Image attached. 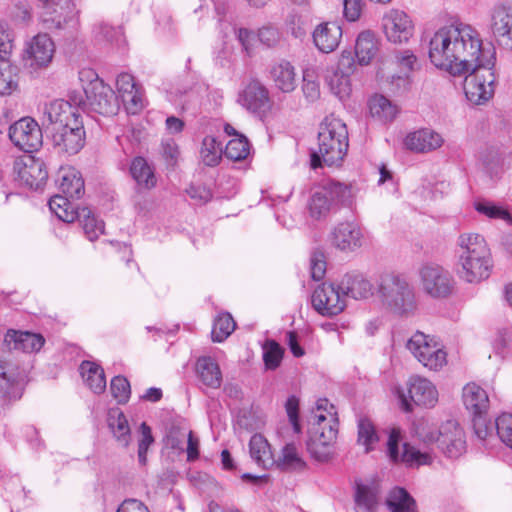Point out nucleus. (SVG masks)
<instances>
[{
  "mask_svg": "<svg viewBox=\"0 0 512 512\" xmlns=\"http://www.w3.org/2000/svg\"><path fill=\"white\" fill-rule=\"evenodd\" d=\"M431 63L454 76L467 74L464 92L473 104H482L495 93L496 51L484 44L480 33L470 24L455 21L438 29L429 42Z\"/></svg>",
  "mask_w": 512,
  "mask_h": 512,
  "instance_id": "obj_1",
  "label": "nucleus"
},
{
  "mask_svg": "<svg viewBox=\"0 0 512 512\" xmlns=\"http://www.w3.org/2000/svg\"><path fill=\"white\" fill-rule=\"evenodd\" d=\"M458 274L468 283L487 279L493 262L484 237L477 233H464L458 237Z\"/></svg>",
  "mask_w": 512,
  "mask_h": 512,
  "instance_id": "obj_2",
  "label": "nucleus"
},
{
  "mask_svg": "<svg viewBox=\"0 0 512 512\" xmlns=\"http://www.w3.org/2000/svg\"><path fill=\"white\" fill-rule=\"evenodd\" d=\"M317 149L311 154V167L316 169L323 164L339 166L348 150V131L339 118L327 116L319 126Z\"/></svg>",
  "mask_w": 512,
  "mask_h": 512,
  "instance_id": "obj_3",
  "label": "nucleus"
},
{
  "mask_svg": "<svg viewBox=\"0 0 512 512\" xmlns=\"http://www.w3.org/2000/svg\"><path fill=\"white\" fill-rule=\"evenodd\" d=\"M376 293L381 305L395 315L407 317L417 309L415 287L404 274H381L377 280Z\"/></svg>",
  "mask_w": 512,
  "mask_h": 512,
  "instance_id": "obj_4",
  "label": "nucleus"
},
{
  "mask_svg": "<svg viewBox=\"0 0 512 512\" xmlns=\"http://www.w3.org/2000/svg\"><path fill=\"white\" fill-rule=\"evenodd\" d=\"M57 184L61 194L49 200V208L63 222H74L77 217L76 208L79 206L73 201L84 195L83 177L76 168L63 166L58 171Z\"/></svg>",
  "mask_w": 512,
  "mask_h": 512,
  "instance_id": "obj_5",
  "label": "nucleus"
},
{
  "mask_svg": "<svg viewBox=\"0 0 512 512\" xmlns=\"http://www.w3.org/2000/svg\"><path fill=\"white\" fill-rule=\"evenodd\" d=\"M356 191L351 184L329 180L314 188L308 201V210L312 218H326L339 206L351 207Z\"/></svg>",
  "mask_w": 512,
  "mask_h": 512,
  "instance_id": "obj_6",
  "label": "nucleus"
},
{
  "mask_svg": "<svg viewBox=\"0 0 512 512\" xmlns=\"http://www.w3.org/2000/svg\"><path fill=\"white\" fill-rule=\"evenodd\" d=\"M337 426L338 421L333 413H328V415L320 413L314 416L306 442L307 451L312 458L319 462L330 459L337 437Z\"/></svg>",
  "mask_w": 512,
  "mask_h": 512,
  "instance_id": "obj_7",
  "label": "nucleus"
},
{
  "mask_svg": "<svg viewBox=\"0 0 512 512\" xmlns=\"http://www.w3.org/2000/svg\"><path fill=\"white\" fill-rule=\"evenodd\" d=\"M79 79L89 84L85 87L87 111L103 116L115 115L119 110V101L113 89L101 80L93 69H82Z\"/></svg>",
  "mask_w": 512,
  "mask_h": 512,
  "instance_id": "obj_8",
  "label": "nucleus"
},
{
  "mask_svg": "<svg viewBox=\"0 0 512 512\" xmlns=\"http://www.w3.org/2000/svg\"><path fill=\"white\" fill-rule=\"evenodd\" d=\"M418 436L425 444L436 443L449 458H458L466 450L465 433L454 420L445 422L438 430L418 431Z\"/></svg>",
  "mask_w": 512,
  "mask_h": 512,
  "instance_id": "obj_9",
  "label": "nucleus"
},
{
  "mask_svg": "<svg viewBox=\"0 0 512 512\" xmlns=\"http://www.w3.org/2000/svg\"><path fill=\"white\" fill-rule=\"evenodd\" d=\"M26 368L17 362L0 359V407L19 401L28 383Z\"/></svg>",
  "mask_w": 512,
  "mask_h": 512,
  "instance_id": "obj_10",
  "label": "nucleus"
},
{
  "mask_svg": "<svg viewBox=\"0 0 512 512\" xmlns=\"http://www.w3.org/2000/svg\"><path fill=\"white\" fill-rule=\"evenodd\" d=\"M406 348L425 367L432 371L442 369L447 363V353L433 337L417 331L406 343Z\"/></svg>",
  "mask_w": 512,
  "mask_h": 512,
  "instance_id": "obj_11",
  "label": "nucleus"
},
{
  "mask_svg": "<svg viewBox=\"0 0 512 512\" xmlns=\"http://www.w3.org/2000/svg\"><path fill=\"white\" fill-rule=\"evenodd\" d=\"M402 440V432L398 427H392L389 431L387 455L393 463H403L409 468H419L424 465H431L434 456L429 451H421L409 443H403L402 452H399V443Z\"/></svg>",
  "mask_w": 512,
  "mask_h": 512,
  "instance_id": "obj_12",
  "label": "nucleus"
},
{
  "mask_svg": "<svg viewBox=\"0 0 512 512\" xmlns=\"http://www.w3.org/2000/svg\"><path fill=\"white\" fill-rule=\"evenodd\" d=\"M55 53V44L46 33H39L32 37L23 50L24 66L31 71L47 68Z\"/></svg>",
  "mask_w": 512,
  "mask_h": 512,
  "instance_id": "obj_13",
  "label": "nucleus"
},
{
  "mask_svg": "<svg viewBox=\"0 0 512 512\" xmlns=\"http://www.w3.org/2000/svg\"><path fill=\"white\" fill-rule=\"evenodd\" d=\"M12 143L26 154L37 151L43 143L39 124L31 117H23L9 128Z\"/></svg>",
  "mask_w": 512,
  "mask_h": 512,
  "instance_id": "obj_14",
  "label": "nucleus"
},
{
  "mask_svg": "<svg viewBox=\"0 0 512 512\" xmlns=\"http://www.w3.org/2000/svg\"><path fill=\"white\" fill-rule=\"evenodd\" d=\"M313 308L323 316H335L346 307L339 284L324 282L312 294Z\"/></svg>",
  "mask_w": 512,
  "mask_h": 512,
  "instance_id": "obj_15",
  "label": "nucleus"
},
{
  "mask_svg": "<svg viewBox=\"0 0 512 512\" xmlns=\"http://www.w3.org/2000/svg\"><path fill=\"white\" fill-rule=\"evenodd\" d=\"M355 63L350 52H343L336 68L328 69L325 82L331 92L340 100L347 98L351 92L350 75L354 72Z\"/></svg>",
  "mask_w": 512,
  "mask_h": 512,
  "instance_id": "obj_16",
  "label": "nucleus"
},
{
  "mask_svg": "<svg viewBox=\"0 0 512 512\" xmlns=\"http://www.w3.org/2000/svg\"><path fill=\"white\" fill-rule=\"evenodd\" d=\"M13 171L19 181L32 189L40 188L48 177L44 162L31 153L17 158Z\"/></svg>",
  "mask_w": 512,
  "mask_h": 512,
  "instance_id": "obj_17",
  "label": "nucleus"
},
{
  "mask_svg": "<svg viewBox=\"0 0 512 512\" xmlns=\"http://www.w3.org/2000/svg\"><path fill=\"white\" fill-rule=\"evenodd\" d=\"M409 401L404 394L400 395L401 407L404 411H412V403L418 406L433 407L438 401V392L431 381L422 377H413L409 382Z\"/></svg>",
  "mask_w": 512,
  "mask_h": 512,
  "instance_id": "obj_18",
  "label": "nucleus"
},
{
  "mask_svg": "<svg viewBox=\"0 0 512 512\" xmlns=\"http://www.w3.org/2000/svg\"><path fill=\"white\" fill-rule=\"evenodd\" d=\"M43 3L42 22L48 30L63 29L75 17L71 0H39Z\"/></svg>",
  "mask_w": 512,
  "mask_h": 512,
  "instance_id": "obj_19",
  "label": "nucleus"
},
{
  "mask_svg": "<svg viewBox=\"0 0 512 512\" xmlns=\"http://www.w3.org/2000/svg\"><path fill=\"white\" fill-rule=\"evenodd\" d=\"M424 291L432 297H446L452 290V278L448 271L436 264H427L420 270Z\"/></svg>",
  "mask_w": 512,
  "mask_h": 512,
  "instance_id": "obj_20",
  "label": "nucleus"
},
{
  "mask_svg": "<svg viewBox=\"0 0 512 512\" xmlns=\"http://www.w3.org/2000/svg\"><path fill=\"white\" fill-rule=\"evenodd\" d=\"M53 130L52 141L60 152L74 155L84 147L85 130L82 120Z\"/></svg>",
  "mask_w": 512,
  "mask_h": 512,
  "instance_id": "obj_21",
  "label": "nucleus"
},
{
  "mask_svg": "<svg viewBox=\"0 0 512 512\" xmlns=\"http://www.w3.org/2000/svg\"><path fill=\"white\" fill-rule=\"evenodd\" d=\"M331 245L344 252H352L360 248L364 242L362 228L353 221L338 223L330 232Z\"/></svg>",
  "mask_w": 512,
  "mask_h": 512,
  "instance_id": "obj_22",
  "label": "nucleus"
},
{
  "mask_svg": "<svg viewBox=\"0 0 512 512\" xmlns=\"http://www.w3.org/2000/svg\"><path fill=\"white\" fill-rule=\"evenodd\" d=\"M384 31L387 39L393 43H405L413 35L411 18L402 10L392 9L384 16Z\"/></svg>",
  "mask_w": 512,
  "mask_h": 512,
  "instance_id": "obj_23",
  "label": "nucleus"
},
{
  "mask_svg": "<svg viewBox=\"0 0 512 512\" xmlns=\"http://www.w3.org/2000/svg\"><path fill=\"white\" fill-rule=\"evenodd\" d=\"M116 88L126 111L137 114L144 108L142 89L129 73H121L116 79Z\"/></svg>",
  "mask_w": 512,
  "mask_h": 512,
  "instance_id": "obj_24",
  "label": "nucleus"
},
{
  "mask_svg": "<svg viewBox=\"0 0 512 512\" xmlns=\"http://www.w3.org/2000/svg\"><path fill=\"white\" fill-rule=\"evenodd\" d=\"M238 103L252 113H264L270 108L269 91L261 82L252 80L239 93Z\"/></svg>",
  "mask_w": 512,
  "mask_h": 512,
  "instance_id": "obj_25",
  "label": "nucleus"
},
{
  "mask_svg": "<svg viewBox=\"0 0 512 512\" xmlns=\"http://www.w3.org/2000/svg\"><path fill=\"white\" fill-rule=\"evenodd\" d=\"M44 117L54 128H61L77 122L81 119L78 109L71 106L70 102L58 99L46 104L43 110Z\"/></svg>",
  "mask_w": 512,
  "mask_h": 512,
  "instance_id": "obj_26",
  "label": "nucleus"
},
{
  "mask_svg": "<svg viewBox=\"0 0 512 512\" xmlns=\"http://www.w3.org/2000/svg\"><path fill=\"white\" fill-rule=\"evenodd\" d=\"M339 288L345 299L346 297L356 300L367 299L374 293V285L371 281L357 272L345 274L339 282Z\"/></svg>",
  "mask_w": 512,
  "mask_h": 512,
  "instance_id": "obj_27",
  "label": "nucleus"
},
{
  "mask_svg": "<svg viewBox=\"0 0 512 512\" xmlns=\"http://www.w3.org/2000/svg\"><path fill=\"white\" fill-rule=\"evenodd\" d=\"M444 140L436 131L428 128L409 133L404 139L407 149L417 153H427L442 146Z\"/></svg>",
  "mask_w": 512,
  "mask_h": 512,
  "instance_id": "obj_28",
  "label": "nucleus"
},
{
  "mask_svg": "<svg viewBox=\"0 0 512 512\" xmlns=\"http://www.w3.org/2000/svg\"><path fill=\"white\" fill-rule=\"evenodd\" d=\"M342 37V29L336 22L319 24L313 32V42L319 51L330 53L334 51Z\"/></svg>",
  "mask_w": 512,
  "mask_h": 512,
  "instance_id": "obj_29",
  "label": "nucleus"
},
{
  "mask_svg": "<svg viewBox=\"0 0 512 512\" xmlns=\"http://www.w3.org/2000/svg\"><path fill=\"white\" fill-rule=\"evenodd\" d=\"M5 342L10 349L22 351L25 353L38 352L45 343L42 335L28 331H8Z\"/></svg>",
  "mask_w": 512,
  "mask_h": 512,
  "instance_id": "obj_30",
  "label": "nucleus"
},
{
  "mask_svg": "<svg viewBox=\"0 0 512 512\" xmlns=\"http://www.w3.org/2000/svg\"><path fill=\"white\" fill-rule=\"evenodd\" d=\"M196 375L202 385L218 389L222 384V372L218 363L209 356H202L196 362Z\"/></svg>",
  "mask_w": 512,
  "mask_h": 512,
  "instance_id": "obj_31",
  "label": "nucleus"
},
{
  "mask_svg": "<svg viewBox=\"0 0 512 512\" xmlns=\"http://www.w3.org/2000/svg\"><path fill=\"white\" fill-rule=\"evenodd\" d=\"M462 398L466 409L474 417L485 413L489 405L486 391L475 383H468L464 386Z\"/></svg>",
  "mask_w": 512,
  "mask_h": 512,
  "instance_id": "obj_32",
  "label": "nucleus"
},
{
  "mask_svg": "<svg viewBox=\"0 0 512 512\" xmlns=\"http://www.w3.org/2000/svg\"><path fill=\"white\" fill-rule=\"evenodd\" d=\"M270 76L277 89L283 93H290L296 88V72L294 66L285 60L274 64L270 69Z\"/></svg>",
  "mask_w": 512,
  "mask_h": 512,
  "instance_id": "obj_33",
  "label": "nucleus"
},
{
  "mask_svg": "<svg viewBox=\"0 0 512 512\" xmlns=\"http://www.w3.org/2000/svg\"><path fill=\"white\" fill-rule=\"evenodd\" d=\"M107 422L118 444L125 448L128 447L131 442V431L124 413L120 409L109 410Z\"/></svg>",
  "mask_w": 512,
  "mask_h": 512,
  "instance_id": "obj_34",
  "label": "nucleus"
},
{
  "mask_svg": "<svg viewBox=\"0 0 512 512\" xmlns=\"http://www.w3.org/2000/svg\"><path fill=\"white\" fill-rule=\"evenodd\" d=\"M379 42L375 34L371 31L361 32L355 44V56L360 65H368L377 55Z\"/></svg>",
  "mask_w": 512,
  "mask_h": 512,
  "instance_id": "obj_35",
  "label": "nucleus"
},
{
  "mask_svg": "<svg viewBox=\"0 0 512 512\" xmlns=\"http://www.w3.org/2000/svg\"><path fill=\"white\" fill-rule=\"evenodd\" d=\"M79 369L84 382L95 394L104 392L106 378L101 366L91 361H83Z\"/></svg>",
  "mask_w": 512,
  "mask_h": 512,
  "instance_id": "obj_36",
  "label": "nucleus"
},
{
  "mask_svg": "<svg viewBox=\"0 0 512 512\" xmlns=\"http://www.w3.org/2000/svg\"><path fill=\"white\" fill-rule=\"evenodd\" d=\"M378 489L372 484L357 483L355 504L357 512H376L378 506Z\"/></svg>",
  "mask_w": 512,
  "mask_h": 512,
  "instance_id": "obj_37",
  "label": "nucleus"
},
{
  "mask_svg": "<svg viewBox=\"0 0 512 512\" xmlns=\"http://www.w3.org/2000/svg\"><path fill=\"white\" fill-rule=\"evenodd\" d=\"M251 458L261 467L269 468L275 464L267 440L260 434H254L249 442Z\"/></svg>",
  "mask_w": 512,
  "mask_h": 512,
  "instance_id": "obj_38",
  "label": "nucleus"
},
{
  "mask_svg": "<svg viewBox=\"0 0 512 512\" xmlns=\"http://www.w3.org/2000/svg\"><path fill=\"white\" fill-rule=\"evenodd\" d=\"M94 39L98 43H107L117 48L125 45V37L121 27H113L101 21L93 27Z\"/></svg>",
  "mask_w": 512,
  "mask_h": 512,
  "instance_id": "obj_39",
  "label": "nucleus"
},
{
  "mask_svg": "<svg viewBox=\"0 0 512 512\" xmlns=\"http://www.w3.org/2000/svg\"><path fill=\"white\" fill-rule=\"evenodd\" d=\"M130 173L140 188L151 189L156 185L154 171L143 157H136L132 161Z\"/></svg>",
  "mask_w": 512,
  "mask_h": 512,
  "instance_id": "obj_40",
  "label": "nucleus"
},
{
  "mask_svg": "<svg viewBox=\"0 0 512 512\" xmlns=\"http://www.w3.org/2000/svg\"><path fill=\"white\" fill-rule=\"evenodd\" d=\"M386 504L391 512H418L413 497L401 487H395L389 492Z\"/></svg>",
  "mask_w": 512,
  "mask_h": 512,
  "instance_id": "obj_41",
  "label": "nucleus"
},
{
  "mask_svg": "<svg viewBox=\"0 0 512 512\" xmlns=\"http://www.w3.org/2000/svg\"><path fill=\"white\" fill-rule=\"evenodd\" d=\"M491 27L494 35L512 38V7L496 6L492 12Z\"/></svg>",
  "mask_w": 512,
  "mask_h": 512,
  "instance_id": "obj_42",
  "label": "nucleus"
},
{
  "mask_svg": "<svg viewBox=\"0 0 512 512\" xmlns=\"http://www.w3.org/2000/svg\"><path fill=\"white\" fill-rule=\"evenodd\" d=\"M76 215L75 220H78L82 224L84 233L90 241H95L103 234V221L97 220L88 207H77Z\"/></svg>",
  "mask_w": 512,
  "mask_h": 512,
  "instance_id": "obj_43",
  "label": "nucleus"
},
{
  "mask_svg": "<svg viewBox=\"0 0 512 512\" xmlns=\"http://www.w3.org/2000/svg\"><path fill=\"white\" fill-rule=\"evenodd\" d=\"M369 109L373 117L380 121H392L398 112L396 105L383 95H375L369 100Z\"/></svg>",
  "mask_w": 512,
  "mask_h": 512,
  "instance_id": "obj_44",
  "label": "nucleus"
},
{
  "mask_svg": "<svg viewBox=\"0 0 512 512\" xmlns=\"http://www.w3.org/2000/svg\"><path fill=\"white\" fill-rule=\"evenodd\" d=\"M18 88V69L8 58L0 59V95H10Z\"/></svg>",
  "mask_w": 512,
  "mask_h": 512,
  "instance_id": "obj_45",
  "label": "nucleus"
},
{
  "mask_svg": "<svg viewBox=\"0 0 512 512\" xmlns=\"http://www.w3.org/2000/svg\"><path fill=\"white\" fill-rule=\"evenodd\" d=\"M281 470H302L305 468L306 463L299 455L297 447L293 444H287L283 447L281 455L275 464Z\"/></svg>",
  "mask_w": 512,
  "mask_h": 512,
  "instance_id": "obj_46",
  "label": "nucleus"
},
{
  "mask_svg": "<svg viewBox=\"0 0 512 512\" xmlns=\"http://www.w3.org/2000/svg\"><path fill=\"white\" fill-rule=\"evenodd\" d=\"M222 158L221 144L215 137L206 136L201 144L200 159L205 166H217Z\"/></svg>",
  "mask_w": 512,
  "mask_h": 512,
  "instance_id": "obj_47",
  "label": "nucleus"
},
{
  "mask_svg": "<svg viewBox=\"0 0 512 512\" xmlns=\"http://www.w3.org/2000/svg\"><path fill=\"white\" fill-rule=\"evenodd\" d=\"M380 438L372 421L366 417L358 420V443L365 448V452L369 453L375 449V445Z\"/></svg>",
  "mask_w": 512,
  "mask_h": 512,
  "instance_id": "obj_48",
  "label": "nucleus"
},
{
  "mask_svg": "<svg viewBox=\"0 0 512 512\" xmlns=\"http://www.w3.org/2000/svg\"><path fill=\"white\" fill-rule=\"evenodd\" d=\"M236 323L229 313L220 314L214 321L211 332L214 342L224 341L235 330Z\"/></svg>",
  "mask_w": 512,
  "mask_h": 512,
  "instance_id": "obj_49",
  "label": "nucleus"
},
{
  "mask_svg": "<svg viewBox=\"0 0 512 512\" xmlns=\"http://www.w3.org/2000/svg\"><path fill=\"white\" fill-rule=\"evenodd\" d=\"M479 161L483 170L491 177H497L501 171V158L495 148H486L479 153Z\"/></svg>",
  "mask_w": 512,
  "mask_h": 512,
  "instance_id": "obj_50",
  "label": "nucleus"
},
{
  "mask_svg": "<svg viewBox=\"0 0 512 512\" xmlns=\"http://www.w3.org/2000/svg\"><path fill=\"white\" fill-rule=\"evenodd\" d=\"M225 156L233 161H241L250 154V143L245 136L231 139L225 148Z\"/></svg>",
  "mask_w": 512,
  "mask_h": 512,
  "instance_id": "obj_51",
  "label": "nucleus"
},
{
  "mask_svg": "<svg viewBox=\"0 0 512 512\" xmlns=\"http://www.w3.org/2000/svg\"><path fill=\"white\" fill-rule=\"evenodd\" d=\"M301 89L305 99L310 103L320 98V84L314 69L308 68L303 71Z\"/></svg>",
  "mask_w": 512,
  "mask_h": 512,
  "instance_id": "obj_52",
  "label": "nucleus"
},
{
  "mask_svg": "<svg viewBox=\"0 0 512 512\" xmlns=\"http://www.w3.org/2000/svg\"><path fill=\"white\" fill-rule=\"evenodd\" d=\"M394 64L399 68L402 77L408 78L417 69V57L411 50H400L394 53ZM401 78V76H398Z\"/></svg>",
  "mask_w": 512,
  "mask_h": 512,
  "instance_id": "obj_53",
  "label": "nucleus"
},
{
  "mask_svg": "<svg viewBox=\"0 0 512 512\" xmlns=\"http://www.w3.org/2000/svg\"><path fill=\"white\" fill-rule=\"evenodd\" d=\"M283 348L274 340H267L263 345V360L266 368L276 369L283 358Z\"/></svg>",
  "mask_w": 512,
  "mask_h": 512,
  "instance_id": "obj_54",
  "label": "nucleus"
},
{
  "mask_svg": "<svg viewBox=\"0 0 512 512\" xmlns=\"http://www.w3.org/2000/svg\"><path fill=\"white\" fill-rule=\"evenodd\" d=\"M189 431L180 425H172L165 437L166 447L179 453L184 452V441L187 439Z\"/></svg>",
  "mask_w": 512,
  "mask_h": 512,
  "instance_id": "obj_55",
  "label": "nucleus"
},
{
  "mask_svg": "<svg viewBox=\"0 0 512 512\" xmlns=\"http://www.w3.org/2000/svg\"><path fill=\"white\" fill-rule=\"evenodd\" d=\"M495 429L499 439L512 449V414L499 415L495 420Z\"/></svg>",
  "mask_w": 512,
  "mask_h": 512,
  "instance_id": "obj_56",
  "label": "nucleus"
},
{
  "mask_svg": "<svg viewBox=\"0 0 512 512\" xmlns=\"http://www.w3.org/2000/svg\"><path fill=\"white\" fill-rule=\"evenodd\" d=\"M138 432V461L141 466H145L147 463V451L154 442V438L151 428L145 422L141 423Z\"/></svg>",
  "mask_w": 512,
  "mask_h": 512,
  "instance_id": "obj_57",
  "label": "nucleus"
},
{
  "mask_svg": "<svg viewBox=\"0 0 512 512\" xmlns=\"http://www.w3.org/2000/svg\"><path fill=\"white\" fill-rule=\"evenodd\" d=\"M110 390L112 396L119 404L128 402L131 394V387L129 381L123 376H115L111 380Z\"/></svg>",
  "mask_w": 512,
  "mask_h": 512,
  "instance_id": "obj_58",
  "label": "nucleus"
},
{
  "mask_svg": "<svg viewBox=\"0 0 512 512\" xmlns=\"http://www.w3.org/2000/svg\"><path fill=\"white\" fill-rule=\"evenodd\" d=\"M475 209L480 214H483L489 218L493 219H502L507 222L511 221V216L507 210L504 208L495 205L490 201H477L475 202Z\"/></svg>",
  "mask_w": 512,
  "mask_h": 512,
  "instance_id": "obj_59",
  "label": "nucleus"
},
{
  "mask_svg": "<svg viewBox=\"0 0 512 512\" xmlns=\"http://www.w3.org/2000/svg\"><path fill=\"white\" fill-rule=\"evenodd\" d=\"M311 277L321 280L326 272V262L322 253H314L310 260Z\"/></svg>",
  "mask_w": 512,
  "mask_h": 512,
  "instance_id": "obj_60",
  "label": "nucleus"
},
{
  "mask_svg": "<svg viewBox=\"0 0 512 512\" xmlns=\"http://www.w3.org/2000/svg\"><path fill=\"white\" fill-rule=\"evenodd\" d=\"M187 193L193 200L198 204H205L212 198V193L210 189H208L204 185H190L187 189Z\"/></svg>",
  "mask_w": 512,
  "mask_h": 512,
  "instance_id": "obj_61",
  "label": "nucleus"
},
{
  "mask_svg": "<svg viewBox=\"0 0 512 512\" xmlns=\"http://www.w3.org/2000/svg\"><path fill=\"white\" fill-rule=\"evenodd\" d=\"M12 50V38L7 25L0 23V59L8 58Z\"/></svg>",
  "mask_w": 512,
  "mask_h": 512,
  "instance_id": "obj_62",
  "label": "nucleus"
},
{
  "mask_svg": "<svg viewBox=\"0 0 512 512\" xmlns=\"http://www.w3.org/2000/svg\"><path fill=\"white\" fill-rule=\"evenodd\" d=\"M258 40L265 46L272 47L279 40V32L274 27H263L258 32Z\"/></svg>",
  "mask_w": 512,
  "mask_h": 512,
  "instance_id": "obj_63",
  "label": "nucleus"
},
{
  "mask_svg": "<svg viewBox=\"0 0 512 512\" xmlns=\"http://www.w3.org/2000/svg\"><path fill=\"white\" fill-rule=\"evenodd\" d=\"M117 512H150L148 507L137 499H126L119 506Z\"/></svg>",
  "mask_w": 512,
  "mask_h": 512,
  "instance_id": "obj_64",
  "label": "nucleus"
}]
</instances>
